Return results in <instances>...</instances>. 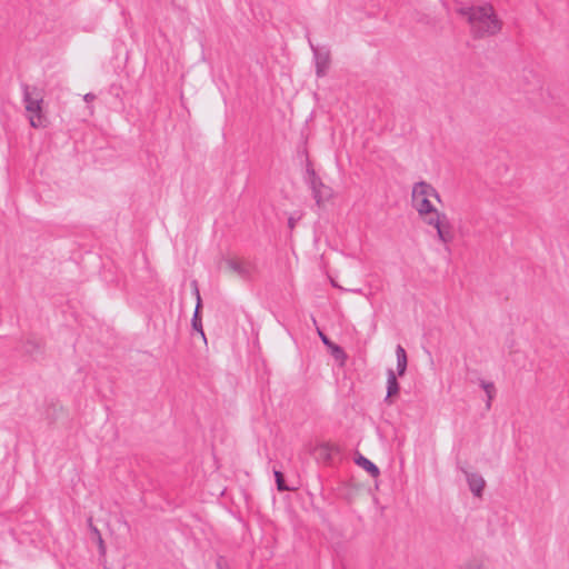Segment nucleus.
Wrapping results in <instances>:
<instances>
[{"label":"nucleus","mask_w":569,"mask_h":569,"mask_svg":"<svg viewBox=\"0 0 569 569\" xmlns=\"http://www.w3.org/2000/svg\"><path fill=\"white\" fill-rule=\"evenodd\" d=\"M310 187L313 198L319 207L329 201L333 196L332 189L323 184L320 178L316 176L315 171L310 172Z\"/></svg>","instance_id":"obj_5"},{"label":"nucleus","mask_w":569,"mask_h":569,"mask_svg":"<svg viewBox=\"0 0 569 569\" xmlns=\"http://www.w3.org/2000/svg\"><path fill=\"white\" fill-rule=\"evenodd\" d=\"M94 98H96V96H94L93 93H87V94H84V97H83V99H84V101H86V102H91V101H93V100H94Z\"/></svg>","instance_id":"obj_16"},{"label":"nucleus","mask_w":569,"mask_h":569,"mask_svg":"<svg viewBox=\"0 0 569 569\" xmlns=\"http://www.w3.org/2000/svg\"><path fill=\"white\" fill-rule=\"evenodd\" d=\"M313 51L316 58V73L318 77H323L330 64V54L328 51H319L316 49Z\"/></svg>","instance_id":"obj_8"},{"label":"nucleus","mask_w":569,"mask_h":569,"mask_svg":"<svg viewBox=\"0 0 569 569\" xmlns=\"http://www.w3.org/2000/svg\"><path fill=\"white\" fill-rule=\"evenodd\" d=\"M397 357V371L399 376H403L407 369V353L402 346L398 345L396 348Z\"/></svg>","instance_id":"obj_12"},{"label":"nucleus","mask_w":569,"mask_h":569,"mask_svg":"<svg viewBox=\"0 0 569 569\" xmlns=\"http://www.w3.org/2000/svg\"><path fill=\"white\" fill-rule=\"evenodd\" d=\"M22 97H23L24 108H26L31 127H33V128L47 127L48 120L42 112V104H43L42 89L34 87V86L23 84Z\"/></svg>","instance_id":"obj_2"},{"label":"nucleus","mask_w":569,"mask_h":569,"mask_svg":"<svg viewBox=\"0 0 569 569\" xmlns=\"http://www.w3.org/2000/svg\"><path fill=\"white\" fill-rule=\"evenodd\" d=\"M481 387L485 389L487 396H488V403L487 406L490 407V402L493 398V392H495V386L492 382H486V381H481Z\"/></svg>","instance_id":"obj_14"},{"label":"nucleus","mask_w":569,"mask_h":569,"mask_svg":"<svg viewBox=\"0 0 569 569\" xmlns=\"http://www.w3.org/2000/svg\"><path fill=\"white\" fill-rule=\"evenodd\" d=\"M318 335L323 345H326L329 348L335 359L339 360L340 363L343 365L347 359V355L343 351V349L338 345L333 343L332 341H330V339L320 329H318Z\"/></svg>","instance_id":"obj_7"},{"label":"nucleus","mask_w":569,"mask_h":569,"mask_svg":"<svg viewBox=\"0 0 569 569\" xmlns=\"http://www.w3.org/2000/svg\"><path fill=\"white\" fill-rule=\"evenodd\" d=\"M411 198L412 206L422 220L438 211V209L430 202V198H435L439 202L441 201L438 191L426 181H420L413 184Z\"/></svg>","instance_id":"obj_3"},{"label":"nucleus","mask_w":569,"mask_h":569,"mask_svg":"<svg viewBox=\"0 0 569 569\" xmlns=\"http://www.w3.org/2000/svg\"><path fill=\"white\" fill-rule=\"evenodd\" d=\"M457 13L467 19L470 33L475 39L493 37L502 29V21L490 3L461 6L457 9Z\"/></svg>","instance_id":"obj_1"},{"label":"nucleus","mask_w":569,"mask_h":569,"mask_svg":"<svg viewBox=\"0 0 569 569\" xmlns=\"http://www.w3.org/2000/svg\"><path fill=\"white\" fill-rule=\"evenodd\" d=\"M399 392V383L397 381L396 373L392 369H389L387 372V396L385 401L391 402V397L398 395Z\"/></svg>","instance_id":"obj_10"},{"label":"nucleus","mask_w":569,"mask_h":569,"mask_svg":"<svg viewBox=\"0 0 569 569\" xmlns=\"http://www.w3.org/2000/svg\"><path fill=\"white\" fill-rule=\"evenodd\" d=\"M227 266L230 271L233 273H237L241 278H248L251 272V266L244 261L237 260V259H229L227 260Z\"/></svg>","instance_id":"obj_9"},{"label":"nucleus","mask_w":569,"mask_h":569,"mask_svg":"<svg viewBox=\"0 0 569 569\" xmlns=\"http://www.w3.org/2000/svg\"><path fill=\"white\" fill-rule=\"evenodd\" d=\"M356 463L359 467L363 468L366 471H368L375 478L378 477L380 473L379 468L372 461H370L369 459H367L363 456H359L356 459Z\"/></svg>","instance_id":"obj_13"},{"label":"nucleus","mask_w":569,"mask_h":569,"mask_svg":"<svg viewBox=\"0 0 569 569\" xmlns=\"http://www.w3.org/2000/svg\"><path fill=\"white\" fill-rule=\"evenodd\" d=\"M274 477H276L278 490L279 491L288 490V487L284 485L283 475L280 471H274Z\"/></svg>","instance_id":"obj_15"},{"label":"nucleus","mask_w":569,"mask_h":569,"mask_svg":"<svg viewBox=\"0 0 569 569\" xmlns=\"http://www.w3.org/2000/svg\"><path fill=\"white\" fill-rule=\"evenodd\" d=\"M462 471H463V473L466 476V479H467V482H468L470 491L476 497H481L482 492H483V489L486 487V481L482 478V476L477 473V472H469V471H467L465 469Z\"/></svg>","instance_id":"obj_6"},{"label":"nucleus","mask_w":569,"mask_h":569,"mask_svg":"<svg viewBox=\"0 0 569 569\" xmlns=\"http://www.w3.org/2000/svg\"><path fill=\"white\" fill-rule=\"evenodd\" d=\"M99 545H100L101 552H104L103 540H102L101 536H99Z\"/></svg>","instance_id":"obj_17"},{"label":"nucleus","mask_w":569,"mask_h":569,"mask_svg":"<svg viewBox=\"0 0 569 569\" xmlns=\"http://www.w3.org/2000/svg\"><path fill=\"white\" fill-rule=\"evenodd\" d=\"M289 224H290V227H291V228L293 227V221H292V219H290V220H289Z\"/></svg>","instance_id":"obj_18"},{"label":"nucleus","mask_w":569,"mask_h":569,"mask_svg":"<svg viewBox=\"0 0 569 569\" xmlns=\"http://www.w3.org/2000/svg\"><path fill=\"white\" fill-rule=\"evenodd\" d=\"M193 286H194V295H196V298H197V306H196L194 315H193V318H192V327H193L194 330L199 331L202 335V337H204V332L202 330L201 319L199 317V311H200V308H201V297H200V292H199V289H198L196 282H193Z\"/></svg>","instance_id":"obj_11"},{"label":"nucleus","mask_w":569,"mask_h":569,"mask_svg":"<svg viewBox=\"0 0 569 569\" xmlns=\"http://www.w3.org/2000/svg\"><path fill=\"white\" fill-rule=\"evenodd\" d=\"M422 221L436 230L438 241L450 251L449 244L455 240V229L448 216L438 210Z\"/></svg>","instance_id":"obj_4"}]
</instances>
